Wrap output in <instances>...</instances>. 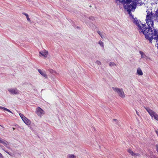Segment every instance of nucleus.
Segmentation results:
<instances>
[{"instance_id": "39448f33", "label": "nucleus", "mask_w": 158, "mask_h": 158, "mask_svg": "<svg viewBox=\"0 0 158 158\" xmlns=\"http://www.w3.org/2000/svg\"><path fill=\"white\" fill-rule=\"evenodd\" d=\"M113 89L119 95V96L122 98L125 97V94L123 89H119L118 88L112 87Z\"/></svg>"}, {"instance_id": "0eeeda50", "label": "nucleus", "mask_w": 158, "mask_h": 158, "mask_svg": "<svg viewBox=\"0 0 158 158\" xmlns=\"http://www.w3.org/2000/svg\"><path fill=\"white\" fill-rule=\"evenodd\" d=\"M131 11L130 10H129L127 12H128L129 16L133 19L132 21L133 23L135 24L137 26H139V20H138L137 18L134 17V15H132Z\"/></svg>"}, {"instance_id": "9d476101", "label": "nucleus", "mask_w": 158, "mask_h": 158, "mask_svg": "<svg viewBox=\"0 0 158 158\" xmlns=\"http://www.w3.org/2000/svg\"><path fill=\"white\" fill-rule=\"evenodd\" d=\"M22 120L27 125H28L30 124L31 121L26 117H24V118Z\"/></svg>"}, {"instance_id": "5701e85b", "label": "nucleus", "mask_w": 158, "mask_h": 158, "mask_svg": "<svg viewBox=\"0 0 158 158\" xmlns=\"http://www.w3.org/2000/svg\"><path fill=\"white\" fill-rule=\"evenodd\" d=\"M126 1V0H122L121 1V2L122 3L123 5H124L126 4H127L125 2Z\"/></svg>"}, {"instance_id": "393cba45", "label": "nucleus", "mask_w": 158, "mask_h": 158, "mask_svg": "<svg viewBox=\"0 0 158 158\" xmlns=\"http://www.w3.org/2000/svg\"><path fill=\"white\" fill-rule=\"evenodd\" d=\"M9 143L7 142V143H6V144L5 146V147H6L7 148H8V149H10V147L9 146Z\"/></svg>"}, {"instance_id": "b1692460", "label": "nucleus", "mask_w": 158, "mask_h": 158, "mask_svg": "<svg viewBox=\"0 0 158 158\" xmlns=\"http://www.w3.org/2000/svg\"><path fill=\"white\" fill-rule=\"evenodd\" d=\"M19 115L22 120L24 118V117H25L23 114L21 113H19Z\"/></svg>"}, {"instance_id": "f257e3e1", "label": "nucleus", "mask_w": 158, "mask_h": 158, "mask_svg": "<svg viewBox=\"0 0 158 158\" xmlns=\"http://www.w3.org/2000/svg\"><path fill=\"white\" fill-rule=\"evenodd\" d=\"M146 23L147 24L148 26L147 27H146V24H143L141 23V24L143 26H141L139 25V26H137L138 27V30L139 31L140 33H143V35H145H145H148L147 34H148L149 33H150V31H149L148 29V28L149 26H150V29H153L154 28V25L152 26L151 23L150 22V20H148V24L147 22L146 19Z\"/></svg>"}, {"instance_id": "a211bd4d", "label": "nucleus", "mask_w": 158, "mask_h": 158, "mask_svg": "<svg viewBox=\"0 0 158 158\" xmlns=\"http://www.w3.org/2000/svg\"><path fill=\"white\" fill-rule=\"evenodd\" d=\"M137 0H126V1L125 2L127 4H130L131 2L133 3V2H135L137 4V2H136Z\"/></svg>"}, {"instance_id": "c85d7f7f", "label": "nucleus", "mask_w": 158, "mask_h": 158, "mask_svg": "<svg viewBox=\"0 0 158 158\" xmlns=\"http://www.w3.org/2000/svg\"><path fill=\"white\" fill-rule=\"evenodd\" d=\"M96 63L98 65L101 64V63L99 61L97 60L96 61Z\"/></svg>"}, {"instance_id": "79ce46f5", "label": "nucleus", "mask_w": 158, "mask_h": 158, "mask_svg": "<svg viewBox=\"0 0 158 158\" xmlns=\"http://www.w3.org/2000/svg\"><path fill=\"white\" fill-rule=\"evenodd\" d=\"M157 48L158 49V43L157 44Z\"/></svg>"}, {"instance_id": "c756f323", "label": "nucleus", "mask_w": 158, "mask_h": 158, "mask_svg": "<svg viewBox=\"0 0 158 158\" xmlns=\"http://www.w3.org/2000/svg\"><path fill=\"white\" fill-rule=\"evenodd\" d=\"M113 120L115 121L116 122V124H117L118 125H119L118 122L116 119H113Z\"/></svg>"}, {"instance_id": "f704fd0d", "label": "nucleus", "mask_w": 158, "mask_h": 158, "mask_svg": "<svg viewBox=\"0 0 158 158\" xmlns=\"http://www.w3.org/2000/svg\"><path fill=\"white\" fill-rule=\"evenodd\" d=\"M136 113L138 116H139V113L138 112L137 110H136Z\"/></svg>"}, {"instance_id": "e433bc0d", "label": "nucleus", "mask_w": 158, "mask_h": 158, "mask_svg": "<svg viewBox=\"0 0 158 158\" xmlns=\"http://www.w3.org/2000/svg\"><path fill=\"white\" fill-rule=\"evenodd\" d=\"M118 1L119 2H121V0H116V1Z\"/></svg>"}, {"instance_id": "7c9ffc66", "label": "nucleus", "mask_w": 158, "mask_h": 158, "mask_svg": "<svg viewBox=\"0 0 158 158\" xmlns=\"http://www.w3.org/2000/svg\"><path fill=\"white\" fill-rule=\"evenodd\" d=\"M156 151L158 152V144H156Z\"/></svg>"}, {"instance_id": "4be33fe9", "label": "nucleus", "mask_w": 158, "mask_h": 158, "mask_svg": "<svg viewBox=\"0 0 158 158\" xmlns=\"http://www.w3.org/2000/svg\"><path fill=\"white\" fill-rule=\"evenodd\" d=\"M116 64L113 62H110L109 64V65L110 67H112L114 65H116Z\"/></svg>"}, {"instance_id": "20e7f679", "label": "nucleus", "mask_w": 158, "mask_h": 158, "mask_svg": "<svg viewBox=\"0 0 158 158\" xmlns=\"http://www.w3.org/2000/svg\"><path fill=\"white\" fill-rule=\"evenodd\" d=\"M127 5H124V9L127 10V11H128L129 10L131 11H134L136 7L137 4L135 2H133V3L129 4H126Z\"/></svg>"}, {"instance_id": "412c9836", "label": "nucleus", "mask_w": 158, "mask_h": 158, "mask_svg": "<svg viewBox=\"0 0 158 158\" xmlns=\"http://www.w3.org/2000/svg\"><path fill=\"white\" fill-rule=\"evenodd\" d=\"M98 44L102 47H104L103 43L100 40L98 43Z\"/></svg>"}, {"instance_id": "6e6552de", "label": "nucleus", "mask_w": 158, "mask_h": 158, "mask_svg": "<svg viewBox=\"0 0 158 158\" xmlns=\"http://www.w3.org/2000/svg\"><path fill=\"white\" fill-rule=\"evenodd\" d=\"M8 91L12 94H19V90L16 88L9 89Z\"/></svg>"}, {"instance_id": "9b49d317", "label": "nucleus", "mask_w": 158, "mask_h": 158, "mask_svg": "<svg viewBox=\"0 0 158 158\" xmlns=\"http://www.w3.org/2000/svg\"><path fill=\"white\" fill-rule=\"evenodd\" d=\"M38 71L39 73L43 76L45 78H47V75L44 71H42L40 69H39Z\"/></svg>"}, {"instance_id": "ea45409f", "label": "nucleus", "mask_w": 158, "mask_h": 158, "mask_svg": "<svg viewBox=\"0 0 158 158\" xmlns=\"http://www.w3.org/2000/svg\"><path fill=\"white\" fill-rule=\"evenodd\" d=\"M140 3H141L140 5H141V4H142V2H140Z\"/></svg>"}, {"instance_id": "a878e982", "label": "nucleus", "mask_w": 158, "mask_h": 158, "mask_svg": "<svg viewBox=\"0 0 158 158\" xmlns=\"http://www.w3.org/2000/svg\"><path fill=\"white\" fill-rule=\"evenodd\" d=\"M9 155H10L11 156H13V154L12 153L10 152L7 151H5Z\"/></svg>"}, {"instance_id": "1a4fd4ad", "label": "nucleus", "mask_w": 158, "mask_h": 158, "mask_svg": "<svg viewBox=\"0 0 158 158\" xmlns=\"http://www.w3.org/2000/svg\"><path fill=\"white\" fill-rule=\"evenodd\" d=\"M44 111L40 107H38L36 110V113L39 116H41L42 114H44Z\"/></svg>"}, {"instance_id": "58836bf2", "label": "nucleus", "mask_w": 158, "mask_h": 158, "mask_svg": "<svg viewBox=\"0 0 158 158\" xmlns=\"http://www.w3.org/2000/svg\"><path fill=\"white\" fill-rule=\"evenodd\" d=\"M140 0H136V2H137H137H138L139 1H140Z\"/></svg>"}, {"instance_id": "bb28decb", "label": "nucleus", "mask_w": 158, "mask_h": 158, "mask_svg": "<svg viewBox=\"0 0 158 158\" xmlns=\"http://www.w3.org/2000/svg\"><path fill=\"white\" fill-rule=\"evenodd\" d=\"M89 19L91 20L92 21H94L95 20L94 17L93 16L89 17Z\"/></svg>"}, {"instance_id": "4c0bfd02", "label": "nucleus", "mask_w": 158, "mask_h": 158, "mask_svg": "<svg viewBox=\"0 0 158 158\" xmlns=\"http://www.w3.org/2000/svg\"><path fill=\"white\" fill-rule=\"evenodd\" d=\"M2 156V154L0 153V157H1Z\"/></svg>"}, {"instance_id": "72a5a7b5", "label": "nucleus", "mask_w": 158, "mask_h": 158, "mask_svg": "<svg viewBox=\"0 0 158 158\" xmlns=\"http://www.w3.org/2000/svg\"><path fill=\"white\" fill-rule=\"evenodd\" d=\"M53 70L52 69H50V70H49V72L51 73H53Z\"/></svg>"}, {"instance_id": "473e14b6", "label": "nucleus", "mask_w": 158, "mask_h": 158, "mask_svg": "<svg viewBox=\"0 0 158 158\" xmlns=\"http://www.w3.org/2000/svg\"><path fill=\"white\" fill-rule=\"evenodd\" d=\"M97 33L99 34V35H100L101 34V32L99 31H97Z\"/></svg>"}, {"instance_id": "c9c22d12", "label": "nucleus", "mask_w": 158, "mask_h": 158, "mask_svg": "<svg viewBox=\"0 0 158 158\" xmlns=\"http://www.w3.org/2000/svg\"><path fill=\"white\" fill-rule=\"evenodd\" d=\"M101 37L103 39L105 38V36L103 35H101Z\"/></svg>"}, {"instance_id": "a19ab883", "label": "nucleus", "mask_w": 158, "mask_h": 158, "mask_svg": "<svg viewBox=\"0 0 158 158\" xmlns=\"http://www.w3.org/2000/svg\"><path fill=\"white\" fill-rule=\"evenodd\" d=\"M103 35L102 33H101V34L100 35L101 36V35Z\"/></svg>"}, {"instance_id": "dca6fc26", "label": "nucleus", "mask_w": 158, "mask_h": 158, "mask_svg": "<svg viewBox=\"0 0 158 158\" xmlns=\"http://www.w3.org/2000/svg\"><path fill=\"white\" fill-rule=\"evenodd\" d=\"M7 142H8L6 140L0 138V142L3 144L4 146L6 144V143H7Z\"/></svg>"}, {"instance_id": "6ab92c4d", "label": "nucleus", "mask_w": 158, "mask_h": 158, "mask_svg": "<svg viewBox=\"0 0 158 158\" xmlns=\"http://www.w3.org/2000/svg\"><path fill=\"white\" fill-rule=\"evenodd\" d=\"M23 14L26 16V17L27 20L29 22L31 21V20L29 17L28 15L27 14L25 13H23Z\"/></svg>"}, {"instance_id": "cd10ccee", "label": "nucleus", "mask_w": 158, "mask_h": 158, "mask_svg": "<svg viewBox=\"0 0 158 158\" xmlns=\"http://www.w3.org/2000/svg\"><path fill=\"white\" fill-rule=\"evenodd\" d=\"M4 110H6V111H8V112L11 113H12V112L11 111H10L8 109L6 108H5Z\"/></svg>"}, {"instance_id": "f8f14e48", "label": "nucleus", "mask_w": 158, "mask_h": 158, "mask_svg": "<svg viewBox=\"0 0 158 158\" xmlns=\"http://www.w3.org/2000/svg\"><path fill=\"white\" fill-rule=\"evenodd\" d=\"M40 54H41L43 56L46 57L48 55V52L46 50L41 51L40 52Z\"/></svg>"}, {"instance_id": "2f4dec72", "label": "nucleus", "mask_w": 158, "mask_h": 158, "mask_svg": "<svg viewBox=\"0 0 158 158\" xmlns=\"http://www.w3.org/2000/svg\"><path fill=\"white\" fill-rule=\"evenodd\" d=\"M5 108V107H4L0 106V109H2V110H4Z\"/></svg>"}, {"instance_id": "f03ea898", "label": "nucleus", "mask_w": 158, "mask_h": 158, "mask_svg": "<svg viewBox=\"0 0 158 158\" xmlns=\"http://www.w3.org/2000/svg\"><path fill=\"white\" fill-rule=\"evenodd\" d=\"M149 30L150 31V33L147 34L148 35H145L146 39L149 40L150 43H152L153 39L156 40V42H158V31L154 29H150V27H149Z\"/></svg>"}, {"instance_id": "37998d69", "label": "nucleus", "mask_w": 158, "mask_h": 158, "mask_svg": "<svg viewBox=\"0 0 158 158\" xmlns=\"http://www.w3.org/2000/svg\"><path fill=\"white\" fill-rule=\"evenodd\" d=\"M13 128V129L14 130V129H15V128Z\"/></svg>"}, {"instance_id": "4468645a", "label": "nucleus", "mask_w": 158, "mask_h": 158, "mask_svg": "<svg viewBox=\"0 0 158 158\" xmlns=\"http://www.w3.org/2000/svg\"><path fill=\"white\" fill-rule=\"evenodd\" d=\"M137 73L139 75L141 76L143 75V73L140 68H139L137 69Z\"/></svg>"}, {"instance_id": "aec40b11", "label": "nucleus", "mask_w": 158, "mask_h": 158, "mask_svg": "<svg viewBox=\"0 0 158 158\" xmlns=\"http://www.w3.org/2000/svg\"><path fill=\"white\" fill-rule=\"evenodd\" d=\"M68 158H75L76 157L73 154L69 155L68 156Z\"/></svg>"}, {"instance_id": "423d86ee", "label": "nucleus", "mask_w": 158, "mask_h": 158, "mask_svg": "<svg viewBox=\"0 0 158 158\" xmlns=\"http://www.w3.org/2000/svg\"><path fill=\"white\" fill-rule=\"evenodd\" d=\"M145 109L152 117L158 121V114L148 107L145 108Z\"/></svg>"}, {"instance_id": "7ed1b4c3", "label": "nucleus", "mask_w": 158, "mask_h": 158, "mask_svg": "<svg viewBox=\"0 0 158 158\" xmlns=\"http://www.w3.org/2000/svg\"><path fill=\"white\" fill-rule=\"evenodd\" d=\"M147 15L146 16L147 22L148 23V20H150V22L152 24V26L154 25L153 19H158V9H157L156 11L154 14L152 11L150 12L149 11L147 10Z\"/></svg>"}, {"instance_id": "2eb2a0df", "label": "nucleus", "mask_w": 158, "mask_h": 158, "mask_svg": "<svg viewBox=\"0 0 158 158\" xmlns=\"http://www.w3.org/2000/svg\"><path fill=\"white\" fill-rule=\"evenodd\" d=\"M7 142H8L6 140L0 138V142L3 144L4 146L6 144V143H7Z\"/></svg>"}, {"instance_id": "f3484780", "label": "nucleus", "mask_w": 158, "mask_h": 158, "mask_svg": "<svg viewBox=\"0 0 158 158\" xmlns=\"http://www.w3.org/2000/svg\"><path fill=\"white\" fill-rule=\"evenodd\" d=\"M139 52L141 55V57L142 58H146V57H147L146 55L144 54V53L143 52L140 51Z\"/></svg>"}, {"instance_id": "ddd939ff", "label": "nucleus", "mask_w": 158, "mask_h": 158, "mask_svg": "<svg viewBox=\"0 0 158 158\" xmlns=\"http://www.w3.org/2000/svg\"><path fill=\"white\" fill-rule=\"evenodd\" d=\"M128 152L131 154L132 156H137L139 155V154L136 153H134L133 151L130 149H128L127 151Z\"/></svg>"}]
</instances>
